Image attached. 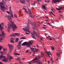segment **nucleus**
<instances>
[{"label":"nucleus","mask_w":64,"mask_h":64,"mask_svg":"<svg viewBox=\"0 0 64 64\" xmlns=\"http://www.w3.org/2000/svg\"><path fill=\"white\" fill-rule=\"evenodd\" d=\"M4 23H1V24L2 25V26H4Z\"/></svg>","instance_id":"nucleus-40"},{"label":"nucleus","mask_w":64,"mask_h":64,"mask_svg":"<svg viewBox=\"0 0 64 64\" xmlns=\"http://www.w3.org/2000/svg\"><path fill=\"white\" fill-rule=\"evenodd\" d=\"M1 25V24H0V29L1 30V33H2V34H0V37H1V38H4V37L5 36V34L4 33V32H3V31L2 30V29L3 28V27Z\"/></svg>","instance_id":"nucleus-3"},{"label":"nucleus","mask_w":64,"mask_h":64,"mask_svg":"<svg viewBox=\"0 0 64 64\" xmlns=\"http://www.w3.org/2000/svg\"><path fill=\"white\" fill-rule=\"evenodd\" d=\"M47 39H48L49 38V37H46Z\"/></svg>","instance_id":"nucleus-54"},{"label":"nucleus","mask_w":64,"mask_h":64,"mask_svg":"<svg viewBox=\"0 0 64 64\" xmlns=\"http://www.w3.org/2000/svg\"><path fill=\"white\" fill-rule=\"evenodd\" d=\"M2 58H3L4 59H5L6 58H5V56H2V54H1L0 56V60Z\"/></svg>","instance_id":"nucleus-15"},{"label":"nucleus","mask_w":64,"mask_h":64,"mask_svg":"<svg viewBox=\"0 0 64 64\" xmlns=\"http://www.w3.org/2000/svg\"><path fill=\"white\" fill-rule=\"evenodd\" d=\"M36 1L34 3V4H36Z\"/></svg>","instance_id":"nucleus-57"},{"label":"nucleus","mask_w":64,"mask_h":64,"mask_svg":"<svg viewBox=\"0 0 64 64\" xmlns=\"http://www.w3.org/2000/svg\"><path fill=\"white\" fill-rule=\"evenodd\" d=\"M37 47L38 48V45L37 44Z\"/></svg>","instance_id":"nucleus-59"},{"label":"nucleus","mask_w":64,"mask_h":64,"mask_svg":"<svg viewBox=\"0 0 64 64\" xmlns=\"http://www.w3.org/2000/svg\"><path fill=\"white\" fill-rule=\"evenodd\" d=\"M28 11L29 12V14H31V11L29 9L28 10Z\"/></svg>","instance_id":"nucleus-26"},{"label":"nucleus","mask_w":64,"mask_h":64,"mask_svg":"<svg viewBox=\"0 0 64 64\" xmlns=\"http://www.w3.org/2000/svg\"><path fill=\"white\" fill-rule=\"evenodd\" d=\"M45 53H46V54H47L48 56H49V57H50V55L51 56V52H48L47 51H46Z\"/></svg>","instance_id":"nucleus-11"},{"label":"nucleus","mask_w":64,"mask_h":64,"mask_svg":"<svg viewBox=\"0 0 64 64\" xmlns=\"http://www.w3.org/2000/svg\"><path fill=\"white\" fill-rule=\"evenodd\" d=\"M7 57L8 58H9V59H13V57L10 56V55H8Z\"/></svg>","instance_id":"nucleus-14"},{"label":"nucleus","mask_w":64,"mask_h":64,"mask_svg":"<svg viewBox=\"0 0 64 64\" xmlns=\"http://www.w3.org/2000/svg\"><path fill=\"white\" fill-rule=\"evenodd\" d=\"M26 27L27 28L26 29V28H22V29L24 30V31H25L26 32H27L28 31V32L29 33L30 32L28 30H29V29H30V26H29V22H28V23H26Z\"/></svg>","instance_id":"nucleus-4"},{"label":"nucleus","mask_w":64,"mask_h":64,"mask_svg":"<svg viewBox=\"0 0 64 64\" xmlns=\"http://www.w3.org/2000/svg\"><path fill=\"white\" fill-rule=\"evenodd\" d=\"M29 15L31 18H33V17H34L32 15V13H31V14H29Z\"/></svg>","instance_id":"nucleus-22"},{"label":"nucleus","mask_w":64,"mask_h":64,"mask_svg":"<svg viewBox=\"0 0 64 64\" xmlns=\"http://www.w3.org/2000/svg\"><path fill=\"white\" fill-rule=\"evenodd\" d=\"M41 57H44V52H41Z\"/></svg>","instance_id":"nucleus-13"},{"label":"nucleus","mask_w":64,"mask_h":64,"mask_svg":"<svg viewBox=\"0 0 64 64\" xmlns=\"http://www.w3.org/2000/svg\"><path fill=\"white\" fill-rule=\"evenodd\" d=\"M52 60V58L51 59H50V60L51 61Z\"/></svg>","instance_id":"nucleus-56"},{"label":"nucleus","mask_w":64,"mask_h":64,"mask_svg":"<svg viewBox=\"0 0 64 64\" xmlns=\"http://www.w3.org/2000/svg\"><path fill=\"white\" fill-rule=\"evenodd\" d=\"M43 26H44V27H46V25L45 24H44Z\"/></svg>","instance_id":"nucleus-49"},{"label":"nucleus","mask_w":64,"mask_h":64,"mask_svg":"<svg viewBox=\"0 0 64 64\" xmlns=\"http://www.w3.org/2000/svg\"><path fill=\"white\" fill-rule=\"evenodd\" d=\"M32 43H33V42L29 41V42H24L22 44V45L24 46H26V45H29V44H30L31 45H32Z\"/></svg>","instance_id":"nucleus-5"},{"label":"nucleus","mask_w":64,"mask_h":64,"mask_svg":"<svg viewBox=\"0 0 64 64\" xmlns=\"http://www.w3.org/2000/svg\"><path fill=\"white\" fill-rule=\"evenodd\" d=\"M32 27L33 28L32 29L34 32L32 33V35L37 37H39V36H38L39 35V34H37L36 32V31H35V29H36L37 26H36V24H35V22H34V24H33Z\"/></svg>","instance_id":"nucleus-2"},{"label":"nucleus","mask_w":64,"mask_h":64,"mask_svg":"<svg viewBox=\"0 0 64 64\" xmlns=\"http://www.w3.org/2000/svg\"><path fill=\"white\" fill-rule=\"evenodd\" d=\"M16 58V59H17V60H18V61H19V60H20L21 59V58Z\"/></svg>","instance_id":"nucleus-28"},{"label":"nucleus","mask_w":64,"mask_h":64,"mask_svg":"<svg viewBox=\"0 0 64 64\" xmlns=\"http://www.w3.org/2000/svg\"><path fill=\"white\" fill-rule=\"evenodd\" d=\"M22 41L21 42H20L19 43V44L18 45V46H21V43H22Z\"/></svg>","instance_id":"nucleus-23"},{"label":"nucleus","mask_w":64,"mask_h":64,"mask_svg":"<svg viewBox=\"0 0 64 64\" xmlns=\"http://www.w3.org/2000/svg\"><path fill=\"white\" fill-rule=\"evenodd\" d=\"M14 55H20V54L16 53L15 52L14 53Z\"/></svg>","instance_id":"nucleus-25"},{"label":"nucleus","mask_w":64,"mask_h":64,"mask_svg":"<svg viewBox=\"0 0 64 64\" xmlns=\"http://www.w3.org/2000/svg\"><path fill=\"white\" fill-rule=\"evenodd\" d=\"M25 59V58H22V60H24V59Z\"/></svg>","instance_id":"nucleus-55"},{"label":"nucleus","mask_w":64,"mask_h":64,"mask_svg":"<svg viewBox=\"0 0 64 64\" xmlns=\"http://www.w3.org/2000/svg\"><path fill=\"white\" fill-rule=\"evenodd\" d=\"M51 13H52V14H53V12H51Z\"/></svg>","instance_id":"nucleus-63"},{"label":"nucleus","mask_w":64,"mask_h":64,"mask_svg":"<svg viewBox=\"0 0 64 64\" xmlns=\"http://www.w3.org/2000/svg\"><path fill=\"white\" fill-rule=\"evenodd\" d=\"M17 46L18 47V50H19V51H21V46Z\"/></svg>","instance_id":"nucleus-16"},{"label":"nucleus","mask_w":64,"mask_h":64,"mask_svg":"<svg viewBox=\"0 0 64 64\" xmlns=\"http://www.w3.org/2000/svg\"><path fill=\"white\" fill-rule=\"evenodd\" d=\"M49 39L50 40H52V39L51 38H49Z\"/></svg>","instance_id":"nucleus-52"},{"label":"nucleus","mask_w":64,"mask_h":64,"mask_svg":"<svg viewBox=\"0 0 64 64\" xmlns=\"http://www.w3.org/2000/svg\"><path fill=\"white\" fill-rule=\"evenodd\" d=\"M63 8L62 7H60L59 8H56V10H60L62 9Z\"/></svg>","instance_id":"nucleus-20"},{"label":"nucleus","mask_w":64,"mask_h":64,"mask_svg":"<svg viewBox=\"0 0 64 64\" xmlns=\"http://www.w3.org/2000/svg\"><path fill=\"white\" fill-rule=\"evenodd\" d=\"M45 5H42V9H44V10H46V7H45Z\"/></svg>","instance_id":"nucleus-21"},{"label":"nucleus","mask_w":64,"mask_h":64,"mask_svg":"<svg viewBox=\"0 0 64 64\" xmlns=\"http://www.w3.org/2000/svg\"><path fill=\"white\" fill-rule=\"evenodd\" d=\"M6 12L7 13H8V14H10V12H9L8 11H6Z\"/></svg>","instance_id":"nucleus-42"},{"label":"nucleus","mask_w":64,"mask_h":64,"mask_svg":"<svg viewBox=\"0 0 64 64\" xmlns=\"http://www.w3.org/2000/svg\"><path fill=\"white\" fill-rule=\"evenodd\" d=\"M22 9L23 10H25V11H24V12H26V13H27V14H28V11H27V10H26V9L24 8H22Z\"/></svg>","instance_id":"nucleus-17"},{"label":"nucleus","mask_w":64,"mask_h":64,"mask_svg":"<svg viewBox=\"0 0 64 64\" xmlns=\"http://www.w3.org/2000/svg\"><path fill=\"white\" fill-rule=\"evenodd\" d=\"M29 52V51H28V50H27L26 52V53H28V52Z\"/></svg>","instance_id":"nucleus-47"},{"label":"nucleus","mask_w":64,"mask_h":64,"mask_svg":"<svg viewBox=\"0 0 64 64\" xmlns=\"http://www.w3.org/2000/svg\"><path fill=\"white\" fill-rule=\"evenodd\" d=\"M15 36L16 35V36H19L20 35V34L19 33H15Z\"/></svg>","instance_id":"nucleus-24"},{"label":"nucleus","mask_w":64,"mask_h":64,"mask_svg":"<svg viewBox=\"0 0 64 64\" xmlns=\"http://www.w3.org/2000/svg\"><path fill=\"white\" fill-rule=\"evenodd\" d=\"M14 17H15V18H17L18 17L17 15H16V14H14Z\"/></svg>","instance_id":"nucleus-34"},{"label":"nucleus","mask_w":64,"mask_h":64,"mask_svg":"<svg viewBox=\"0 0 64 64\" xmlns=\"http://www.w3.org/2000/svg\"><path fill=\"white\" fill-rule=\"evenodd\" d=\"M56 55L58 56H60V54L59 53H57L56 54Z\"/></svg>","instance_id":"nucleus-27"},{"label":"nucleus","mask_w":64,"mask_h":64,"mask_svg":"<svg viewBox=\"0 0 64 64\" xmlns=\"http://www.w3.org/2000/svg\"><path fill=\"white\" fill-rule=\"evenodd\" d=\"M32 4L34 5H34H35V3H33Z\"/></svg>","instance_id":"nucleus-51"},{"label":"nucleus","mask_w":64,"mask_h":64,"mask_svg":"<svg viewBox=\"0 0 64 64\" xmlns=\"http://www.w3.org/2000/svg\"><path fill=\"white\" fill-rule=\"evenodd\" d=\"M20 2H21V3L22 4H25V1L24 0H23V1H22L21 0H20Z\"/></svg>","instance_id":"nucleus-19"},{"label":"nucleus","mask_w":64,"mask_h":64,"mask_svg":"<svg viewBox=\"0 0 64 64\" xmlns=\"http://www.w3.org/2000/svg\"><path fill=\"white\" fill-rule=\"evenodd\" d=\"M15 36V34H12L11 35V36L12 37H13V36H14V37Z\"/></svg>","instance_id":"nucleus-30"},{"label":"nucleus","mask_w":64,"mask_h":64,"mask_svg":"<svg viewBox=\"0 0 64 64\" xmlns=\"http://www.w3.org/2000/svg\"><path fill=\"white\" fill-rule=\"evenodd\" d=\"M40 57H41L40 56H37L34 59L32 60V61H36V60H37V61H39V59H40Z\"/></svg>","instance_id":"nucleus-7"},{"label":"nucleus","mask_w":64,"mask_h":64,"mask_svg":"<svg viewBox=\"0 0 64 64\" xmlns=\"http://www.w3.org/2000/svg\"><path fill=\"white\" fill-rule=\"evenodd\" d=\"M32 38H34V39H36V38H35V37L33 36H32Z\"/></svg>","instance_id":"nucleus-45"},{"label":"nucleus","mask_w":64,"mask_h":64,"mask_svg":"<svg viewBox=\"0 0 64 64\" xmlns=\"http://www.w3.org/2000/svg\"><path fill=\"white\" fill-rule=\"evenodd\" d=\"M11 40H14V38H11Z\"/></svg>","instance_id":"nucleus-36"},{"label":"nucleus","mask_w":64,"mask_h":64,"mask_svg":"<svg viewBox=\"0 0 64 64\" xmlns=\"http://www.w3.org/2000/svg\"><path fill=\"white\" fill-rule=\"evenodd\" d=\"M46 18H48V17H47V16H46Z\"/></svg>","instance_id":"nucleus-62"},{"label":"nucleus","mask_w":64,"mask_h":64,"mask_svg":"<svg viewBox=\"0 0 64 64\" xmlns=\"http://www.w3.org/2000/svg\"><path fill=\"white\" fill-rule=\"evenodd\" d=\"M11 41L10 42L11 43H14V41H13L12 40H11Z\"/></svg>","instance_id":"nucleus-38"},{"label":"nucleus","mask_w":64,"mask_h":64,"mask_svg":"<svg viewBox=\"0 0 64 64\" xmlns=\"http://www.w3.org/2000/svg\"><path fill=\"white\" fill-rule=\"evenodd\" d=\"M35 48V49H36L35 50L36 51V52H38L39 51V50H38V49H36V48Z\"/></svg>","instance_id":"nucleus-31"},{"label":"nucleus","mask_w":64,"mask_h":64,"mask_svg":"<svg viewBox=\"0 0 64 64\" xmlns=\"http://www.w3.org/2000/svg\"><path fill=\"white\" fill-rule=\"evenodd\" d=\"M51 47H52L51 48L52 49V50H54V47H52V46H51Z\"/></svg>","instance_id":"nucleus-35"},{"label":"nucleus","mask_w":64,"mask_h":64,"mask_svg":"<svg viewBox=\"0 0 64 64\" xmlns=\"http://www.w3.org/2000/svg\"><path fill=\"white\" fill-rule=\"evenodd\" d=\"M8 45L10 48V52H11V51H12V50H13V46L12 45H11L10 44H8Z\"/></svg>","instance_id":"nucleus-8"},{"label":"nucleus","mask_w":64,"mask_h":64,"mask_svg":"<svg viewBox=\"0 0 64 64\" xmlns=\"http://www.w3.org/2000/svg\"><path fill=\"white\" fill-rule=\"evenodd\" d=\"M18 40H19V38H16V42H17Z\"/></svg>","instance_id":"nucleus-29"},{"label":"nucleus","mask_w":64,"mask_h":64,"mask_svg":"<svg viewBox=\"0 0 64 64\" xmlns=\"http://www.w3.org/2000/svg\"><path fill=\"white\" fill-rule=\"evenodd\" d=\"M33 54H35V52H33Z\"/></svg>","instance_id":"nucleus-61"},{"label":"nucleus","mask_w":64,"mask_h":64,"mask_svg":"<svg viewBox=\"0 0 64 64\" xmlns=\"http://www.w3.org/2000/svg\"><path fill=\"white\" fill-rule=\"evenodd\" d=\"M30 44H28V45H27L26 46L27 47H30V49H31V50H32V51H33L35 49H36L35 48H32L31 47V46H30Z\"/></svg>","instance_id":"nucleus-12"},{"label":"nucleus","mask_w":64,"mask_h":64,"mask_svg":"<svg viewBox=\"0 0 64 64\" xmlns=\"http://www.w3.org/2000/svg\"><path fill=\"white\" fill-rule=\"evenodd\" d=\"M42 23H43V22H42L41 23H40V24H42Z\"/></svg>","instance_id":"nucleus-58"},{"label":"nucleus","mask_w":64,"mask_h":64,"mask_svg":"<svg viewBox=\"0 0 64 64\" xmlns=\"http://www.w3.org/2000/svg\"><path fill=\"white\" fill-rule=\"evenodd\" d=\"M2 39H3L2 38H0V42L1 41V40H2Z\"/></svg>","instance_id":"nucleus-39"},{"label":"nucleus","mask_w":64,"mask_h":64,"mask_svg":"<svg viewBox=\"0 0 64 64\" xmlns=\"http://www.w3.org/2000/svg\"><path fill=\"white\" fill-rule=\"evenodd\" d=\"M43 28H44V29H45V28H46L45 27H43Z\"/></svg>","instance_id":"nucleus-53"},{"label":"nucleus","mask_w":64,"mask_h":64,"mask_svg":"<svg viewBox=\"0 0 64 64\" xmlns=\"http://www.w3.org/2000/svg\"><path fill=\"white\" fill-rule=\"evenodd\" d=\"M3 48V47L2 46H1L0 45V51Z\"/></svg>","instance_id":"nucleus-32"},{"label":"nucleus","mask_w":64,"mask_h":64,"mask_svg":"<svg viewBox=\"0 0 64 64\" xmlns=\"http://www.w3.org/2000/svg\"><path fill=\"white\" fill-rule=\"evenodd\" d=\"M60 2V1H59V0H52V3H54L55 4L57 2Z\"/></svg>","instance_id":"nucleus-10"},{"label":"nucleus","mask_w":64,"mask_h":64,"mask_svg":"<svg viewBox=\"0 0 64 64\" xmlns=\"http://www.w3.org/2000/svg\"><path fill=\"white\" fill-rule=\"evenodd\" d=\"M19 63L20 64H22V62H21V60H20H20H19Z\"/></svg>","instance_id":"nucleus-33"},{"label":"nucleus","mask_w":64,"mask_h":64,"mask_svg":"<svg viewBox=\"0 0 64 64\" xmlns=\"http://www.w3.org/2000/svg\"><path fill=\"white\" fill-rule=\"evenodd\" d=\"M56 21L57 22H58V23H59V21H58L57 20H56Z\"/></svg>","instance_id":"nucleus-48"},{"label":"nucleus","mask_w":64,"mask_h":64,"mask_svg":"<svg viewBox=\"0 0 64 64\" xmlns=\"http://www.w3.org/2000/svg\"><path fill=\"white\" fill-rule=\"evenodd\" d=\"M25 34H30L29 33H28L26 32L25 33Z\"/></svg>","instance_id":"nucleus-41"},{"label":"nucleus","mask_w":64,"mask_h":64,"mask_svg":"<svg viewBox=\"0 0 64 64\" xmlns=\"http://www.w3.org/2000/svg\"><path fill=\"white\" fill-rule=\"evenodd\" d=\"M6 49H5L4 48H3V51L4 52H3L0 51V54H2L1 55H2V56H3V53H6Z\"/></svg>","instance_id":"nucleus-9"},{"label":"nucleus","mask_w":64,"mask_h":64,"mask_svg":"<svg viewBox=\"0 0 64 64\" xmlns=\"http://www.w3.org/2000/svg\"><path fill=\"white\" fill-rule=\"evenodd\" d=\"M21 39H25V37H22L21 38Z\"/></svg>","instance_id":"nucleus-37"},{"label":"nucleus","mask_w":64,"mask_h":64,"mask_svg":"<svg viewBox=\"0 0 64 64\" xmlns=\"http://www.w3.org/2000/svg\"><path fill=\"white\" fill-rule=\"evenodd\" d=\"M47 2H50V1H49V0H48Z\"/></svg>","instance_id":"nucleus-64"},{"label":"nucleus","mask_w":64,"mask_h":64,"mask_svg":"<svg viewBox=\"0 0 64 64\" xmlns=\"http://www.w3.org/2000/svg\"><path fill=\"white\" fill-rule=\"evenodd\" d=\"M37 1L38 2L39 4H40V3H39V1H40V0H37Z\"/></svg>","instance_id":"nucleus-44"},{"label":"nucleus","mask_w":64,"mask_h":64,"mask_svg":"<svg viewBox=\"0 0 64 64\" xmlns=\"http://www.w3.org/2000/svg\"><path fill=\"white\" fill-rule=\"evenodd\" d=\"M10 11L11 16H6L5 17H7V18H8V19L10 21V22H9L8 23L7 30L8 31V32H9L10 30L11 29V28L12 27V30L14 32L15 30H16L17 29V26L13 23V22H12V20L11 19H12V18H14V17L13 16V14H12V10L11 8H10Z\"/></svg>","instance_id":"nucleus-1"},{"label":"nucleus","mask_w":64,"mask_h":64,"mask_svg":"<svg viewBox=\"0 0 64 64\" xmlns=\"http://www.w3.org/2000/svg\"><path fill=\"white\" fill-rule=\"evenodd\" d=\"M52 14L54 15V16H55V15H54V14L53 13Z\"/></svg>","instance_id":"nucleus-50"},{"label":"nucleus","mask_w":64,"mask_h":64,"mask_svg":"<svg viewBox=\"0 0 64 64\" xmlns=\"http://www.w3.org/2000/svg\"><path fill=\"white\" fill-rule=\"evenodd\" d=\"M0 7L2 8H3L0 9L1 10H2L3 12H4L5 11V10L4 8H5V6H3V3L2 2H0Z\"/></svg>","instance_id":"nucleus-6"},{"label":"nucleus","mask_w":64,"mask_h":64,"mask_svg":"<svg viewBox=\"0 0 64 64\" xmlns=\"http://www.w3.org/2000/svg\"><path fill=\"white\" fill-rule=\"evenodd\" d=\"M40 40H43L42 39V38H40Z\"/></svg>","instance_id":"nucleus-60"},{"label":"nucleus","mask_w":64,"mask_h":64,"mask_svg":"<svg viewBox=\"0 0 64 64\" xmlns=\"http://www.w3.org/2000/svg\"><path fill=\"white\" fill-rule=\"evenodd\" d=\"M36 62V63H37L36 64H42V62H38V61H34V62Z\"/></svg>","instance_id":"nucleus-18"},{"label":"nucleus","mask_w":64,"mask_h":64,"mask_svg":"<svg viewBox=\"0 0 64 64\" xmlns=\"http://www.w3.org/2000/svg\"><path fill=\"white\" fill-rule=\"evenodd\" d=\"M58 12L59 13H62V11L59 10L58 11Z\"/></svg>","instance_id":"nucleus-43"},{"label":"nucleus","mask_w":64,"mask_h":64,"mask_svg":"<svg viewBox=\"0 0 64 64\" xmlns=\"http://www.w3.org/2000/svg\"><path fill=\"white\" fill-rule=\"evenodd\" d=\"M46 23H47L48 24V25H50V23H48L47 22H46Z\"/></svg>","instance_id":"nucleus-46"}]
</instances>
